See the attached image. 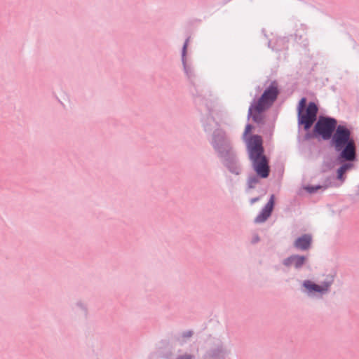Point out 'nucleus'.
<instances>
[{
	"mask_svg": "<svg viewBox=\"0 0 359 359\" xmlns=\"http://www.w3.org/2000/svg\"><path fill=\"white\" fill-rule=\"evenodd\" d=\"M179 359H191V358L189 355H184V356L180 357Z\"/></svg>",
	"mask_w": 359,
	"mask_h": 359,
	"instance_id": "nucleus-16",
	"label": "nucleus"
},
{
	"mask_svg": "<svg viewBox=\"0 0 359 359\" xmlns=\"http://www.w3.org/2000/svg\"><path fill=\"white\" fill-rule=\"evenodd\" d=\"M312 238L309 234H304L302 236L298 238L294 243L295 248L305 250L310 248Z\"/></svg>",
	"mask_w": 359,
	"mask_h": 359,
	"instance_id": "nucleus-8",
	"label": "nucleus"
},
{
	"mask_svg": "<svg viewBox=\"0 0 359 359\" xmlns=\"http://www.w3.org/2000/svg\"><path fill=\"white\" fill-rule=\"evenodd\" d=\"M258 200H259V198H252L251 201H250V203L252 204V203L257 202Z\"/></svg>",
	"mask_w": 359,
	"mask_h": 359,
	"instance_id": "nucleus-15",
	"label": "nucleus"
},
{
	"mask_svg": "<svg viewBox=\"0 0 359 359\" xmlns=\"http://www.w3.org/2000/svg\"><path fill=\"white\" fill-rule=\"evenodd\" d=\"M306 261V257L304 256L293 255L284 261V264L286 266H294L296 268L302 266Z\"/></svg>",
	"mask_w": 359,
	"mask_h": 359,
	"instance_id": "nucleus-9",
	"label": "nucleus"
},
{
	"mask_svg": "<svg viewBox=\"0 0 359 359\" xmlns=\"http://www.w3.org/2000/svg\"><path fill=\"white\" fill-rule=\"evenodd\" d=\"M331 143L335 151L339 152V159L347 162L337 170L338 178L342 180L345 172L353 167L351 162L356 159V144L351 137V130L344 126L337 127Z\"/></svg>",
	"mask_w": 359,
	"mask_h": 359,
	"instance_id": "nucleus-1",
	"label": "nucleus"
},
{
	"mask_svg": "<svg viewBox=\"0 0 359 359\" xmlns=\"http://www.w3.org/2000/svg\"><path fill=\"white\" fill-rule=\"evenodd\" d=\"M247 149L254 170L262 178L269 175V159L264 154L263 141L261 136L255 135L245 139Z\"/></svg>",
	"mask_w": 359,
	"mask_h": 359,
	"instance_id": "nucleus-2",
	"label": "nucleus"
},
{
	"mask_svg": "<svg viewBox=\"0 0 359 359\" xmlns=\"http://www.w3.org/2000/svg\"><path fill=\"white\" fill-rule=\"evenodd\" d=\"M332 283V278L330 277L326 281L320 285L316 284L311 280H305L303 283L309 293H325L328 291L330 286Z\"/></svg>",
	"mask_w": 359,
	"mask_h": 359,
	"instance_id": "nucleus-6",
	"label": "nucleus"
},
{
	"mask_svg": "<svg viewBox=\"0 0 359 359\" xmlns=\"http://www.w3.org/2000/svg\"><path fill=\"white\" fill-rule=\"evenodd\" d=\"M325 188H326L325 187H323V186H315V187L314 186H307V187H304V189L307 192L311 194V193H314L321 189H325Z\"/></svg>",
	"mask_w": 359,
	"mask_h": 359,
	"instance_id": "nucleus-10",
	"label": "nucleus"
},
{
	"mask_svg": "<svg viewBox=\"0 0 359 359\" xmlns=\"http://www.w3.org/2000/svg\"><path fill=\"white\" fill-rule=\"evenodd\" d=\"M306 103V99L305 97L302 98L299 103L298 112L302 111L303 109H305Z\"/></svg>",
	"mask_w": 359,
	"mask_h": 359,
	"instance_id": "nucleus-11",
	"label": "nucleus"
},
{
	"mask_svg": "<svg viewBox=\"0 0 359 359\" xmlns=\"http://www.w3.org/2000/svg\"><path fill=\"white\" fill-rule=\"evenodd\" d=\"M337 121L334 118L320 117L315 125V132L324 140H329L336 128Z\"/></svg>",
	"mask_w": 359,
	"mask_h": 359,
	"instance_id": "nucleus-4",
	"label": "nucleus"
},
{
	"mask_svg": "<svg viewBox=\"0 0 359 359\" xmlns=\"http://www.w3.org/2000/svg\"><path fill=\"white\" fill-rule=\"evenodd\" d=\"M257 182V180L255 178L250 179V187H252V184H255Z\"/></svg>",
	"mask_w": 359,
	"mask_h": 359,
	"instance_id": "nucleus-14",
	"label": "nucleus"
},
{
	"mask_svg": "<svg viewBox=\"0 0 359 359\" xmlns=\"http://www.w3.org/2000/svg\"><path fill=\"white\" fill-rule=\"evenodd\" d=\"M252 127L251 125H247L245 126V131H244V133H243V137L245 138V137L251 133L252 131Z\"/></svg>",
	"mask_w": 359,
	"mask_h": 359,
	"instance_id": "nucleus-12",
	"label": "nucleus"
},
{
	"mask_svg": "<svg viewBox=\"0 0 359 359\" xmlns=\"http://www.w3.org/2000/svg\"><path fill=\"white\" fill-rule=\"evenodd\" d=\"M279 93L278 84H271L264 91L262 96L255 101L249 109V114L255 122L260 123L263 120L262 113L268 109L276 100Z\"/></svg>",
	"mask_w": 359,
	"mask_h": 359,
	"instance_id": "nucleus-3",
	"label": "nucleus"
},
{
	"mask_svg": "<svg viewBox=\"0 0 359 359\" xmlns=\"http://www.w3.org/2000/svg\"><path fill=\"white\" fill-rule=\"evenodd\" d=\"M274 201L275 196L274 195H271L269 202L264 206L262 212L255 218V222L256 223H262L270 217L273 209Z\"/></svg>",
	"mask_w": 359,
	"mask_h": 359,
	"instance_id": "nucleus-7",
	"label": "nucleus"
},
{
	"mask_svg": "<svg viewBox=\"0 0 359 359\" xmlns=\"http://www.w3.org/2000/svg\"><path fill=\"white\" fill-rule=\"evenodd\" d=\"M318 107L314 102H310L307 107L299 111V122L304 125L305 130L309 129L316 120Z\"/></svg>",
	"mask_w": 359,
	"mask_h": 359,
	"instance_id": "nucleus-5",
	"label": "nucleus"
},
{
	"mask_svg": "<svg viewBox=\"0 0 359 359\" xmlns=\"http://www.w3.org/2000/svg\"><path fill=\"white\" fill-rule=\"evenodd\" d=\"M218 141H222V142H223L224 144H226V140H225V138H224V137L223 135H220L219 137H218ZM217 139H215V147L216 148H218V144L217 143Z\"/></svg>",
	"mask_w": 359,
	"mask_h": 359,
	"instance_id": "nucleus-13",
	"label": "nucleus"
}]
</instances>
